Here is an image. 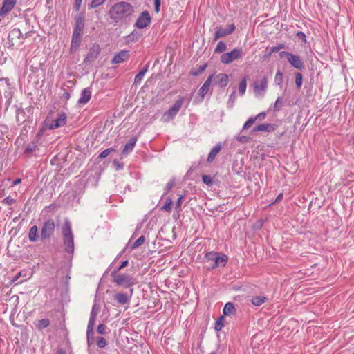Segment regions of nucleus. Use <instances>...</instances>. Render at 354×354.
I'll list each match as a JSON object with an SVG mask.
<instances>
[{"instance_id": "nucleus-7", "label": "nucleus", "mask_w": 354, "mask_h": 354, "mask_svg": "<svg viewBox=\"0 0 354 354\" xmlns=\"http://www.w3.org/2000/svg\"><path fill=\"white\" fill-rule=\"evenodd\" d=\"M55 222L53 219H48L46 221L41 227V239L44 241L50 238L55 232Z\"/></svg>"}, {"instance_id": "nucleus-14", "label": "nucleus", "mask_w": 354, "mask_h": 354, "mask_svg": "<svg viewBox=\"0 0 354 354\" xmlns=\"http://www.w3.org/2000/svg\"><path fill=\"white\" fill-rule=\"evenodd\" d=\"M288 61L293 68L297 70L301 71L305 67L304 63L301 58L297 55H293L292 53L291 55H290Z\"/></svg>"}, {"instance_id": "nucleus-3", "label": "nucleus", "mask_w": 354, "mask_h": 354, "mask_svg": "<svg viewBox=\"0 0 354 354\" xmlns=\"http://www.w3.org/2000/svg\"><path fill=\"white\" fill-rule=\"evenodd\" d=\"M84 21V17L82 15H78L75 19V24L71 41V49H77L80 46Z\"/></svg>"}, {"instance_id": "nucleus-55", "label": "nucleus", "mask_w": 354, "mask_h": 354, "mask_svg": "<svg viewBox=\"0 0 354 354\" xmlns=\"http://www.w3.org/2000/svg\"><path fill=\"white\" fill-rule=\"evenodd\" d=\"M3 203L8 205H10L15 203V200L10 196H7L3 200Z\"/></svg>"}, {"instance_id": "nucleus-15", "label": "nucleus", "mask_w": 354, "mask_h": 354, "mask_svg": "<svg viewBox=\"0 0 354 354\" xmlns=\"http://www.w3.org/2000/svg\"><path fill=\"white\" fill-rule=\"evenodd\" d=\"M228 261V257L223 253L218 252L216 263L211 264L207 269L212 270L218 267H224Z\"/></svg>"}, {"instance_id": "nucleus-35", "label": "nucleus", "mask_w": 354, "mask_h": 354, "mask_svg": "<svg viewBox=\"0 0 354 354\" xmlns=\"http://www.w3.org/2000/svg\"><path fill=\"white\" fill-rule=\"evenodd\" d=\"M145 241V237L144 236H141L139 237L131 246V250H135L136 248L142 245Z\"/></svg>"}, {"instance_id": "nucleus-2", "label": "nucleus", "mask_w": 354, "mask_h": 354, "mask_svg": "<svg viewBox=\"0 0 354 354\" xmlns=\"http://www.w3.org/2000/svg\"><path fill=\"white\" fill-rule=\"evenodd\" d=\"M62 232L65 252L73 254L74 252V236L72 232L71 223L69 220H64Z\"/></svg>"}, {"instance_id": "nucleus-51", "label": "nucleus", "mask_w": 354, "mask_h": 354, "mask_svg": "<svg viewBox=\"0 0 354 354\" xmlns=\"http://www.w3.org/2000/svg\"><path fill=\"white\" fill-rule=\"evenodd\" d=\"M144 75H145L142 73V72H140H140H139V73L136 75V77H135V79H134V84H139V83L142 81V78H143Z\"/></svg>"}, {"instance_id": "nucleus-6", "label": "nucleus", "mask_w": 354, "mask_h": 354, "mask_svg": "<svg viewBox=\"0 0 354 354\" xmlns=\"http://www.w3.org/2000/svg\"><path fill=\"white\" fill-rule=\"evenodd\" d=\"M185 98L183 97H180L174 104L162 115V120L164 122H168L172 120L178 113L179 110L183 106Z\"/></svg>"}, {"instance_id": "nucleus-43", "label": "nucleus", "mask_w": 354, "mask_h": 354, "mask_svg": "<svg viewBox=\"0 0 354 354\" xmlns=\"http://www.w3.org/2000/svg\"><path fill=\"white\" fill-rule=\"evenodd\" d=\"M93 326H90L89 324H88L87 326V331H86V335H87V342L88 344L90 345V336H93Z\"/></svg>"}, {"instance_id": "nucleus-47", "label": "nucleus", "mask_w": 354, "mask_h": 354, "mask_svg": "<svg viewBox=\"0 0 354 354\" xmlns=\"http://www.w3.org/2000/svg\"><path fill=\"white\" fill-rule=\"evenodd\" d=\"M106 326L104 324L98 325L97 328V332L101 335H105L106 333Z\"/></svg>"}, {"instance_id": "nucleus-52", "label": "nucleus", "mask_w": 354, "mask_h": 354, "mask_svg": "<svg viewBox=\"0 0 354 354\" xmlns=\"http://www.w3.org/2000/svg\"><path fill=\"white\" fill-rule=\"evenodd\" d=\"M266 116V113L265 112H261V113H259L258 115H257L255 117H253V118H254V121H256V120L261 121L265 119Z\"/></svg>"}, {"instance_id": "nucleus-33", "label": "nucleus", "mask_w": 354, "mask_h": 354, "mask_svg": "<svg viewBox=\"0 0 354 354\" xmlns=\"http://www.w3.org/2000/svg\"><path fill=\"white\" fill-rule=\"evenodd\" d=\"M173 204V201L171 198H167L166 199L165 204L161 207V210L170 212L171 210V205Z\"/></svg>"}, {"instance_id": "nucleus-60", "label": "nucleus", "mask_w": 354, "mask_h": 354, "mask_svg": "<svg viewBox=\"0 0 354 354\" xmlns=\"http://www.w3.org/2000/svg\"><path fill=\"white\" fill-rule=\"evenodd\" d=\"M292 53L286 51H282L279 53L280 57H283L284 56L287 57V59H288L290 57V55H291Z\"/></svg>"}, {"instance_id": "nucleus-62", "label": "nucleus", "mask_w": 354, "mask_h": 354, "mask_svg": "<svg viewBox=\"0 0 354 354\" xmlns=\"http://www.w3.org/2000/svg\"><path fill=\"white\" fill-rule=\"evenodd\" d=\"M81 3H82V0H75V6L77 10H78L80 9Z\"/></svg>"}, {"instance_id": "nucleus-32", "label": "nucleus", "mask_w": 354, "mask_h": 354, "mask_svg": "<svg viewBox=\"0 0 354 354\" xmlns=\"http://www.w3.org/2000/svg\"><path fill=\"white\" fill-rule=\"evenodd\" d=\"M224 319H225L224 317L223 316H221L216 321L215 326H214V329L216 331H220V330H222V328L224 326V324H223Z\"/></svg>"}, {"instance_id": "nucleus-39", "label": "nucleus", "mask_w": 354, "mask_h": 354, "mask_svg": "<svg viewBox=\"0 0 354 354\" xmlns=\"http://www.w3.org/2000/svg\"><path fill=\"white\" fill-rule=\"evenodd\" d=\"M176 184V181L174 178L171 179L167 184L166 185V187L165 188V195H167L169 192L174 187V186Z\"/></svg>"}, {"instance_id": "nucleus-53", "label": "nucleus", "mask_w": 354, "mask_h": 354, "mask_svg": "<svg viewBox=\"0 0 354 354\" xmlns=\"http://www.w3.org/2000/svg\"><path fill=\"white\" fill-rule=\"evenodd\" d=\"M161 0H154V10L156 13L160 12Z\"/></svg>"}, {"instance_id": "nucleus-56", "label": "nucleus", "mask_w": 354, "mask_h": 354, "mask_svg": "<svg viewBox=\"0 0 354 354\" xmlns=\"http://www.w3.org/2000/svg\"><path fill=\"white\" fill-rule=\"evenodd\" d=\"M237 140L241 143H246L249 141L250 138L245 136H240L237 137Z\"/></svg>"}, {"instance_id": "nucleus-20", "label": "nucleus", "mask_w": 354, "mask_h": 354, "mask_svg": "<svg viewBox=\"0 0 354 354\" xmlns=\"http://www.w3.org/2000/svg\"><path fill=\"white\" fill-rule=\"evenodd\" d=\"M91 97V91L89 88H86L82 90L80 97L78 100L80 104H84L87 103Z\"/></svg>"}, {"instance_id": "nucleus-8", "label": "nucleus", "mask_w": 354, "mask_h": 354, "mask_svg": "<svg viewBox=\"0 0 354 354\" xmlns=\"http://www.w3.org/2000/svg\"><path fill=\"white\" fill-rule=\"evenodd\" d=\"M151 23V17L147 11H143L138 17L135 26L140 29L146 28Z\"/></svg>"}, {"instance_id": "nucleus-50", "label": "nucleus", "mask_w": 354, "mask_h": 354, "mask_svg": "<svg viewBox=\"0 0 354 354\" xmlns=\"http://www.w3.org/2000/svg\"><path fill=\"white\" fill-rule=\"evenodd\" d=\"M236 91H234L230 95L229 100H228V105L231 107L233 106L234 101L236 100V95H235Z\"/></svg>"}, {"instance_id": "nucleus-46", "label": "nucleus", "mask_w": 354, "mask_h": 354, "mask_svg": "<svg viewBox=\"0 0 354 354\" xmlns=\"http://www.w3.org/2000/svg\"><path fill=\"white\" fill-rule=\"evenodd\" d=\"M282 107V98L281 97H279L274 105V111H278L281 109Z\"/></svg>"}, {"instance_id": "nucleus-23", "label": "nucleus", "mask_w": 354, "mask_h": 354, "mask_svg": "<svg viewBox=\"0 0 354 354\" xmlns=\"http://www.w3.org/2000/svg\"><path fill=\"white\" fill-rule=\"evenodd\" d=\"M137 142V138L136 137H132L128 142L126 143V145L124 147V149L122 150L123 154H128L129 152H131L133 149L134 148Z\"/></svg>"}, {"instance_id": "nucleus-26", "label": "nucleus", "mask_w": 354, "mask_h": 354, "mask_svg": "<svg viewBox=\"0 0 354 354\" xmlns=\"http://www.w3.org/2000/svg\"><path fill=\"white\" fill-rule=\"evenodd\" d=\"M21 37H22V33L19 28H14L10 32L8 35V39L12 42V45H14L13 40L16 38L19 39Z\"/></svg>"}, {"instance_id": "nucleus-37", "label": "nucleus", "mask_w": 354, "mask_h": 354, "mask_svg": "<svg viewBox=\"0 0 354 354\" xmlns=\"http://www.w3.org/2000/svg\"><path fill=\"white\" fill-rule=\"evenodd\" d=\"M226 48L227 47H226L225 43L221 41L218 43L217 46L215 48L214 53H223L226 50Z\"/></svg>"}, {"instance_id": "nucleus-58", "label": "nucleus", "mask_w": 354, "mask_h": 354, "mask_svg": "<svg viewBox=\"0 0 354 354\" xmlns=\"http://www.w3.org/2000/svg\"><path fill=\"white\" fill-rule=\"evenodd\" d=\"M35 147H36V145H35L34 144L29 145L26 149V153L32 152L35 149Z\"/></svg>"}, {"instance_id": "nucleus-17", "label": "nucleus", "mask_w": 354, "mask_h": 354, "mask_svg": "<svg viewBox=\"0 0 354 354\" xmlns=\"http://www.w3.org/2000/svg\"><path fill=\"white\" fill-rule=\"evenodd\" d=\"M229 81V77L225 73L217 74L214 79V84L223 88L227 86Z\"/></svg>"}, {"instance_id": "nucleus-30", "label": "nucleus", "mask_w": 354, "mask_h": 354, "mask_svg": "<svg viewBox=\"0 0 354 354\" xmlns=\"http://www.w3.org/2000/svg\"><path fill=\"white\" fill-rule=\"evenodd\" d=\"M247 88V77H244L239 84V92L240 95H243L245 93Z\"/></svg>"}, {"instance_id": "nucleus-40", "label": "nucleus", "mask_w": 354, "mask_h": 354, "mask_svg": "<svg viewBox=\"0 0 354 354\" xmlns=\"http://www.w3.org/2000/svg\"><path fill=\"white\" fill-rule=\"evenodd\" d=\"M106 0H92L88 5V8H95L104 3Z\"/></svg>"}, {"instance_id": "nucleus-28", "label": "nucleus", "mask_w": 354, "mask_h": 354, "mask_svg": "<svg viewBox=\"0 0 354 354\" xmlns=\"http://www.w3.org/2000/svg\"><path fill=\"white\" fill-rule=\"evenodd\" d=\"M223 311L225 315H231L235 314L236 308L232 303L228 302L225 305Z\"/></svg>"}, {"instance_id": "nucleus-9", "label": "nucleus", "mask_w": 354, "mask_h": 354, "mask_svg": "<svg viewBox=\"0 0 354 354\" xmlns=\"http://www.w3.org/2000/svg\"><path fill=\"white\" fill-rule=\"evenodd\" d=\"M99 44H94L89 49V51L84 59V62L90 64L95 60L100 53Z\"/></svg>"}, {"instance_id": "nucleus-48", "label": "nucleus", "mask_w": 354, "mask_h": 354, "mask_svg": "<svg viewBox=\"0 0 354 354\" xmlns=\"http://www.w3.org/2000/svg\"><path fill=\"white\" fill-rule=\"evenodd\" d=\"M254 122L255 121L253 117L250 118L243 124V130H245L250 128L254 124Z\"/></svg>"}, {"instance_id": "nucleus-45", "label": "nucleus", "mask_w": 354, "mask_h": 354, "mask_svg": "<svg viewBox=\"0 0 354 354\" xmlns=\"http://www.w3.org/2000/svg\"><path fill=\"white\" fill-rule=\"evenodd\" d=\"M203 182L207 185H212L213 184L212 178L209 175L202 176Z\"/></svg>"}, {"instance_id": "nucleus-25", "label": "nucleus", "mask_w": 354, "mask_h": 354, "mask_svg": "<svg viewBox=\"0 0 354 354\" xmlns=\"http://www.w3.org/2000/svg\"><path fill=\"white\" fill-rule=\"evenodd\" d=\"M28 239L31 242H35L38 240V228L36 225L30 227L28 233Z\"/></svg>"}, {"instance_id": "nucleus-57", "label": "nucleus", "mask_w": 354, "mask_h": 354, "mask_svg": "<svg viewBox=\"0 0 354 354\" xmlns=\"http://www.w3.org/2000/svg\"><path fill=\"white\" fill-rule=\"evenodd\" d=\"M297 36L299 39L302 40L304 42H306V35L303 32H297Z\"/></svg>"}, {"instance_id": "nucleus-64", "label": "nucleus", "mask_w": 354, "mask_h": 354, "mask_svg": "<svg viewBox=\"0 0 354 354\" xmlns=\"http://www.w3.org/2000/svg\"><path fill=\"white\" fill-rule=\"evenodd\" d=\"M21 182V178H17L13 181L12 184H13V185H17L19 184Z\"/></svg>"}, {"instance_id": "nucleus-1", "label": "nucleus", "mask_w": 354, "mask_h": 354, "mask_svg": "<svg viewBox=\"0 0 354 354\" xmlns=\"http://www.w3.org/2000/svg\"><path fill=\"white\" fill-rule=\"evenodd\" d=\"M134 12L133 6L127 1L115 3L108 12L111 20L115 23L123 22Z\"/></svg>"}, {"instance_id": "nucleus-4", "label": "nucleus", "mask_w": 354, "mask_h": 354, "mask_svg": "<svg viewBox=\"0 0 354 354\" xmlns=\"http://www.w3.org/2000/svg\"><path fill=\"white\" fill-rule=\"evenodd\" d=\"M113 281L118 286H124L126 288H130L136 283L135 279L132 276L127 274H118L117 271H114L111 274Z\"/></svg>"}, {"instance_id": "nucleus-16", "label": "nucleus", "mask_w": 354, "mask_h": 354, "mask_svg": "<svg viewBox=\"0 0 354 354\" xmlns=\"http://www.w3.org/2000/svg\"><path fill=\"white\" fill-rule=\"evenodd\" d=\"M268 87V80L267 77L264 76L259 82H255L254 86V92L256 94H261V93H264ZM263 95V93H262Z\"/></svg>"}, {"instance_id": "nucleus-63", "label": "nucleus", "mask_w": 354, "mask_h": 354, "mask_svg": "<svg viewBox=\"0 0 354 354\" xmlns=\"http://www.w3.org/2000/svg\"><path fill=\"white\" fill-rule=\"evenodd\" d=\"M149 66V64H147L145 65V66L140 71V72H142V73L145 75L147 73V71H148Z\"/></svg>"}, {"instance_id": "nucleus-59", "label": "nucleus", "mask_w": 354, "mask_h": 354, "mask_svg": "<svg viewBox=\"0 0 354 354\" xmlns=\"http://www.w3.org/2000/svg\"><path fill=\"white\" fill-rule=\"evenodd\" d=\"M21 275H22L21 272H19L11 280V282L12 283L17 282L18 281V279L21 277Z\"/></svg>"}, {"instance_id": "nucleus-18", "label": "nucleus", "mask_w": 354, "mask_h": 354, "mask_svg": "<svg viewBox=\"0 0 354 354\" xmlns=\"http://www.w3.org/2000/svg\"><path fill=\"white\" fill-rule=\"evenodd\" d=\"M129 51L128 50H122L118 54L115 55V56L112 59L113 64H120L125 61L129 57Z\"/></svg>"}, {"instance_id": "nucleus-19", "label": "nucleus", "mask_w": 354, "mask_h": 354, "mask_svg": "<svg viewBox=\"0 0 354 354\" xmlns=\"http://www.w3.org/2000/svg\"><path fill=\"white\" fill-rule=\"evenodd\" d=\"M275 124H269V123H264L259 124L257 127H255L253 129V131H266V132H272L275 130Z\"/></svg>"}, {"instance_id": "nucleus-24", "label": "nucleus", "mask_w": 354, "mask_h": 354, "mask_svg": "<svg viewBox=\"0 0 354 354\" xmlns=\"http://www.w3.org/2000/svg\"><path fill=\"white\" fill-rule=\"evenodd\" d=\"M268 300V299L266 297L255 296L250 299V301L254 306H259L266 303Z\"/></svg>"}, {"instance_id": "nucleus-36", "label": "nucleus", "mask_w": 354, "mask_h": 354, "mask_svg": "<svg viewBox=\"0 0 354 354\" xmlns=\"http://www.w3.org/2000/svg\"><path fill=\"white\" fill-rule=\"evenodd\" d=\"M303 82V75L301 73H295V84L298 89H300Z\"/></svg>"}, {"instance_id": "nucleus-49", "label": "nucleus", "mask_w": 354, "mask_h": 354, "mask_svg": "<svg viewBox=\"0 0 354 354\" xmlns=\"http://www.w3.org/2000/svg\"><path fill=\"white\" fill-rule=\"evenodd\" d=\"M96 315H97L96 313L94 312V306H93V310L91 313V317H90V319H89L88 323V324H89L90 326L94 325Z\"/></svg>"}, {"instance_id": "nucleus-27", "label": "nucleus", "mask_w": 354, "mask_h": 354, "mask_svg": "<svg viewBox=\"0 0 354 354\" xmlns=\"http://www.w3.org/2000/svg\"><path fill=\"white\" fill-rule=\"evenodd\" d=\"M50 320L48 319H42L35 322L36 328L39 330H41L47 328L50 325Z\"/></svg>"}, {"instance_id": "nucleus-22", "label": "nucleus", "mask_w": 354, "mask_h": 354, "mask_svg": "<svg viewBox=\"0 0 354 354\" xmlns=\"http://www.w3.org/2000/svg\"><path fill=\"white\" fill-rule=\"evenodd\" d=\"M221 148L222 145L221 142H218L212 149L207 157L208 162H212L215 159L217 154L221 150Z\"/></svg>"}, {"instance_id": "nucleus-5", "label": "nucleus", "mask_w": 354, "mask_h": 354, "mask_svg": "<svg viewBox=\"0 0 354 354\" xmlns=\"http://www.w3.org/2000/svg\"><path fill=\"white\" fill-rule=\"evenodd\" d=\"M243 52L242 48H234L232 51L223 53L221 56V62L223 64H228L232 62L242 58Z\"/></svg>"}, {"instance_id": "nucleus-29", "label": "nucleus", "mask_w": 354, "mask_h": 354, "mask_svg": "<svg viewBox=\"0 0 354 354\" xmlns=\"http://www.w3.org/2000/svg\"><path fill=\"white\" fill-rule=\"evenodd\" d=\"M217 254H218L217 252H213V251L206 253V254L205 255V258L207 262L209 263L208 267L211 264H214L216 263Z\"/></svg>"}, {"instance_id": "nucleus-41", "label": "nucleus", "mask_w": 354, "mask_h": 354, "mask_svg": "<svg viewBox=\"0 0 354 354\" xmlns=\"http://www.w3.org/2000/svg\"><path fill=\"white\" fill-rule=\"evenodd\" d=\"M286 48V45L284 44H280L277 46H273L270 48V52L268 55V57L270 56L272 53H277L281 49H284Z\"/></svg>"}, {"instance_id": "nucleus-10", "label": "nucleus", "mask_w": 354, "mask_h": 354, "mask_svg": "<svg viewBox=\"0 0 354 354\" xmlns=\"http://www.w3.org/2000/svg\"><path fill=\"white\" fill-rule=\"evenodd\" d=\"M16 3L17 0H3L0 8V17H4L7 15L14 8Z\"/></svg>"}, {"instance_id": "nucleus-61", "label": "nucleus", "mask_w": 354, "mask_h": 354, "mask_svg": "<svg viewBox=\"0 0 354 354\" xmlns=\"http://www.w3.org/2000/svg\"><path fill=\"white\" fill-rule=\"evenodd\" d=\"M129 263V261L127 260L123 261L120 266L115 270L117 272H118L119 270H120L121 269L124 268V267H126Z\"/></svg>"}, {"instance_id": "nucleus-12", "label": "nucleus", "mask_w": 354, "mask_h": 354, "mask_svg": "<svg viewBox=\"0 0 354 354\" xmlns=\"http://www.w3.org/2000/svg\"><path fill=\"white\" fill-rule=\"evenodd\" d=\"M133 294V288L130 289V294L118 292L114 295V299L120 305H124L130 302Z\"/></svg>"}, {"instance_id": "nucleus-44", "label": "nucleus", "mask_w": 354, "mask_h": 354, "mask_svg": "<svg viewBox=\"0 0 354 354\" xmlns=\"http://www.w3.org/2000/svg\"><path fill=\"white\" fill-rule=\"evenodd\" d=\"M274 82L278 84L281 85L283 82V73L280 70H278L274 77Z\"/></svg>"}, {"instance_id": "nucleus-42", "label": "nucleus", "mask_w": 354, "mask_h": 354, "mask_svg": "<svg viewBox=\"0 0 354 354\" xmlns=\"http://www.w3.org/2000/svg\"><path fill=\"white\" fill-rule=\"evenodd\" d=\"M111 151H115V149L113 148H108L104 151H102L98 158H100V159H103V158H105L106 157H107L109 156V154L111 152Z\"/></svg>"}, {"instance_id": "nucleus-34", "label": "nucleus", "mask_w": 354, "mask_h": 354, "mask_svg": "<svg viewBox=\"0 0 354 354\" xmlns=\"http://www.w3.org/2000/svg\"><path fill=\"white\" fill-rule=\"evenodd\" d=\"M96 345L98 348H103L106 346L107 342L104 337L99 336L96 337Z\"/></svg>"}, {"instance_id": "nucleus-11", "label": "nucleus", "mask_w": 354, "mask_h": 354, "mask_svg": "<svg viewBox=\"0 0 354 354\" xmlns=\"http://www.w3.org/2000/svg\"><path fill=\"white\" fill-rule=\"evenodd\" d=\"M67 115L65 113L62 112L58 114L57 118L52 121L49 124V129H55L63 127L66 124Z\"/></svg>"}, {"instance_id": "nucleus-13", "label": "nucleus", "mask_w": 354, "mask_h": 354, "mask_svg": "<svg viewBox=\"0 0 354 354\" xmlns=\"http://www.w3.org/2000/svg\"><path fill=\"white\" fill-rule=\"evenodd\" d=\"M235 29V26L234 24H231L227 28H216V30L215 32L214 41H216L221 37H223L228 35H230L234 32Z\"/></svg>"}, {"instance_id": "nucleus-21", "label": "nucleus", "mask_w": 354, "mask_h": 354, "mask_svg": "<svg viewBox=\"0 0 354 354\" xmlns=\"http://www.w3.org/2000/svg\"><path fill=\"white\" fill-rule=\"evenodd\" d=\"M214 75H212L208 77V78L206 80L205 83L203 84V86L199 89V95L201 96V97L203 99L205 95L207 93L211 82L212 81Z\"/></svg>"}, {"instance_id": "nucleus-54", "label": "nucleus", "mask_w": 354, "mask_h": 354, "mask_svg": "<svg viewBox=\"0 0 354 354\" xmlns=\"http://www.w3.org/2000/svg\"><path fill=\"white\" fill-rule=\"evenodd\" d=\"M183 199V195H180L176 201V209L178 212L180 211V206H181V203H182Z\"/></svg>"}, {"instance_id": "nucleus-31", "label": "nucleus", "mask_w": 354, "mask_h": 354, "mask_svg": "<svg viewBox=\"0 0 354 354\" xmlns=\"http://www.w3.org/2000/svg\"><path fill=\"white\" fill-rule=\"evenodd\" d=\"M0 87L8 88L10 87L9 79L3 76L2 72L0 71Z\"/></svg>"}, {"instance_id": "nucleus-38", "label": "nucleus", "mask_w": 354, "mask_h": 354, "mask_svg": "<svg viewBox=\"0 0 354 354\" xmlns=\"http://www.w3.org/2000/svg\"><path fill=\"white\" fill-rule=\"evenodd\" d=\"M207 68V64L201 65L198 67V69L192 70L190 74L193 76H198L201 73H203L205 68Z\"/></svg>"}]
</instances>
